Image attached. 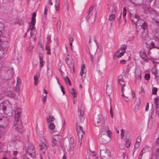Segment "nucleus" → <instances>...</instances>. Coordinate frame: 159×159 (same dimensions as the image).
Wrapping results in <instances>:
<instances>
[{"label":"nucleus","mask_w":159,"mask_h":159,"mask_svg":"<svg viewBox=\"0 0 159 159\" xmlns=\"http://www.w3.org/2000/svg\"><path fill=\"white\" fill-rule=\"evenodd\" d=\"M55 125L53 123L51 122L48 125V128L51 130H53L55 129Z\"/></svg>","instance_id":"28"},{"label":"nucleus","mask_w":159,"mask_h":159,"mask_svg":"<svg viewBox=\"0 0 159 159\" xmlns=\"http://www.w3.org/2000/svg\"><path fill=\"white\" fill-rule=\"evenodd\" d=\"M144 24H146V23L145 22H144L143 21V22L142 21H141L139 22V23H138V22L137 23H136L135 24L136 26L137 25L140 26L139 28H141V27L142 26V25H143Z\"/></svg>","instance_id":"33"},{"label":"nucleus","mask_w":159,"mask_h":159,"mask_svg":"<svg viewBox=\"0 0 159 159\" xmlns=\"http://www.w3.org/2000/svg\"><path fill=\"white\" fill-rule=\"evenodd\" d=\"M70 93L73 95L74 97L76 98L77 97L76 94L75 92V90L74 89H72L70 90Z\"/></svg>","instance_id":"38"},{"label":"nucleus","mask_w":159,"mask_h":159,"mask_svg":"<svg viewBox=\"0 0 159 159\" xmlns=\"http://www.w3.org/2000/svg\"><path fill=\"white\" fill-rule=\"evenodd\" d=\"M111 136L106 135H102L99 138V141L101 143H109L110 141Z\"/></svg>","instance_id":"5"},{"label":"nucleus","mask_w":159,"mask_h":159,"mask_svg":"<svg viewBox=\"0 0 159 159\" xmlns=\"http://www.w3.org/2000/svg\"><path fill=\"white\" fill-rule=\"evenodd\" d=\"M139 143L136 142L134 145V148H138L139 147Z\"/></svg>","instance_id":"63"},{"label":"nucleus","mask_w":159,"mask_h":159,"mask_svg":"<svg viewBox=\"0 0 159 159\" xmlns=\"http://www.w3.org/2000/svg\"><path fill=\"white\" fill-rule=\"evenodd\" d=\"M42 56H39L40 64V67L41 68L45 63L44 61H43V58L42 57Z\"/></svg>","instance_id":"25"},{"label":"nucleus","mask_w":159,"mask_h":159,"mask_svg":"<svg viewBox=\"0 0 159 159\" xmlns=\"http://www.w3.org/2000/svg\"><path fill=\"white\" fill-rule=\"evenodd\" d=\"M112 90L113 89L111 83L109 85L107 84L106 88V93L109 96L112 93Z\"/></svg>","instance_id":"16"},{"label":"nucleus","mask_w":159,"mask_h":159,"mask_svg":"<svg viewBox=\"0 0 159 159\" xmlns=\"http://www.w3.org/2000/svg\"><path fill=\"white\" fill-rule=\"evenodd\" d=\"M20 110V109H18L15 111V121L16 120H20V117L21 113Z\"/></svg>","instance_id":"17"},{"label":"nucleus","mask_w":159,"mask_h":159,"mask_svg":"<svg viewBox=\"0 0 159 159\" xmlns=\"http://www.w3.org/2000/svg\"><path fill=\"white\" fill-rule=\"evenodd\" d=\"M130 19L132 22L134 24L138 22L139 23V22L142 21L143 22V20L139 18L138 15L136 14H130Z\"/></svg>","instance_id":"9"},{"label":"nucleus","mask_w":159,"mask_h":159,"mask_svg":"<svg viewBox=\"0 0 159 159\" xmlns=\"http://www.w3.org/2000/svg\"><path fill=\"white\" fill-rule=\"evenodd\" d=\"M60 136L58 135H56L54 136L53 140L55 142H59L60 141Z\"/></svg>","instance_id":"23"},{"label":"nucleus","mask_w":159,"mask_h":159,"mask_svg":"<svg viewBox=\"0 0 159 159\" xmlns=\"http://www.w3.org/2000/svg\"><path fill=\"white\" fill-rule=\"evenodd\" d=\"M11 139L14 141H16L17 140L16 137L13 135H12Z\"/></svg>","instance_id":"62"},{"label":"nucleus","mask_w":159,"mask_h":159,"mask_svg":"<svg viewBox=\"0 0 159 159\" xmlns=\"http://www.w3.org/2000/svg\"><path fill=\"white\" fill-rule=\"evenodd\" d=\"M4 54L5 52L3 49L1 48H0V58L3 57Z\"/></svg>","instance_id":"37"},{"label":"nucleus","mask_w":159,"mask_h":159,"mask_svg":"<svg viewBox=\"0 0 159 159\" xmlns=\"http://www.w3.org/2000/svg\"><path fill=\"white\" fill-rule=\"evenodd\" d=\"M85 68V65L84 64H83L81 66V69L80 72V75L81 77L84 74Z\"/></svg>","instance_id":"24"},{"label":"nucleus","mask_w":159,"mask_h":159,"mask_svg":"<svg viewBox=\"0 0 159 159\" xmlns=\"http://www.w3.org/2000/svg\"><path fill=\"white\" fill-rule=\"evenodd\" d=\"M45 49H46V50H48V52H47V54H49V55L51 54V53L50 52V48L47 45L46 46Z\"/></svg>","instance_id":"51"},{"label":"nucleus","mask_w":159,"mask_h":159,"mask_svg":"<svg viewBox=\"0 0 159 159\" xmlns=\"http://www.w3.org/2000/svg\"><path fill=\"white\" fill-rule=\"evenodd\" d=\"M110 114H111V117H113V111H112L111 106H110Z\"/></svg>","instance_id":"59"},{"label":"nucleus","mask_w":159,"mask_h":159,"mask_svg":"<svg viewBox=\"0 0 159 159\" xmlns=\"http://www.w3.org/2000/svg\"><path fill=\"white\" fill-rule=\"evenodd\" d=\"M139 55L142 60L145 62H148L149 60H151L150 57H148L146 52L143 50H141L139 52Z\"/></svg>","instance_id":"8"},{"label":"nucleus","mask_w":159,"mask_h":159,"mask_svg":"<svg viewBox=\"0 0 159 159\" xmlns=\"http://www.w3.org/2000/svg\"><path fill=\"white\" fill-rule=\"evenodd\" d=\"M118 82L119 84L121 86V92L123 93V92H124V90L123 87L125 86V85L122 75H121L118 76Z\"/></svg>","instance_id":"14"},{"label":"nucleus","mask_w":159,"mask_h":159,"mask_svg":"<svg viewBox=\"0 0 159 159\" xmlns=\"http://www.w3.org/2000/svg\"><path fill=\"white\" fill-rule=\"evenodd\" d=\"M84 107L82 105L80 109V110H78V111L80 112V113L79 116V121H78L77 123L78 124L83 122L84 120Z\"/></svg>","instance_id":"11"},{"label":"nucleus","mask_w":159,"mask_h":159,"mask_svg":"<svg viewBox=\"0 0 159 159\" xmlns=\"http://www.w3.org/2000/svg\"><path fill=\"white\" fill-rule=\"evenodd\" d=\"M90 57L92 62H93V57L95 55L97 50V47L96 46L91 47L90 48H89Z\"/></svg>","instance_id":"10"},{"label":"nucleus","mask_w":159,"mask_h":159,"mask_svg":"<svg viewBox=\"0 0 159 159\" xmlns=\"http://www.w3.org/2000/svg\"><path fill=\"white\" fill-rule=\"evenodd\" d=\"M157 69H156L155 70L153 69L152 70V74L154 75L155 78H156L157 77Z\"/></svg>","instance_id":"41"},{"label":"nucleus","mask_w":159,"mask_h":159,"mask_svg":"<svg viewBox=\"0 0 159 159\" xmlns=\"http://www.w3.org/2000/svg\"><path fill=\"white\" fill-rule=\"evenodd\" d=\"M39 146L40 147V149L42 150L43 149L44 147H45V145L43 143H41V144H39Z\"/></svg>","instance_id":"54"},{"label":"nucleus","mask_w":159,"mask_h":159,"mask_svg":"<svg viewBox=\"0 0 159 159\" xmlns=\"http://www.w3.org/2000/svg\"><path fill=\"white\" fill-rule=\"evenodd\" d=\"M141 141V137L140 136H138L136 139V142L140 143Z\"/></svg>","instance_id":"60"},{"label":"nucleus","mask_w":159,"mask_h":159,"mask_svg":"<svg viewBox=\"0 0 159 159\" xmlns=\"http://www.w3.org/2000/svg\"><path fill=\"white\" fill-rule=\"evenodd\" d=\"M119 50L117 51L114 55V56L118 58H119L124 55V53H125V52L121 51V52L120 53H119Z\"/></svg>","instance_id":"19"},{"label":"nucleus","mask_w":159,"mask_h":159,"mask_svg":"<svg viewBox=\"0 0 159 159\" xmlns=\"http://www.w3.org/2000/svg\"><path fill=\"white\" fill-rule=\"evenodd\" d=\"M101 133L102 135H106L109 136H111L112 135L111 131L109 129V127L107 125H106L105 124H103Z\"/></svg>","instance_id":"12"},{"label":"nucleus","mask_w":159,"mask_h":159,"mask_svg":"<svg viewBox=\"0 0 159 159\" xmlns=\"http://www.w3.org/2000/svg\"><path fill=\"white\" fill-rule=\"evenodd\" d=\"M76 126L79 140L80 144H81L83 134H84V132L83 130V127L80 125H79L77 123L76 124Z\"/></svg>","instance_id":"4"},{"label":"nucleus","mask_w":159,"mask_h":159,"mask_svg":"<svg viewBox=\"0 0 159 159\" xmlns=\"http://www.w3.org/2000/svg\"><path fill=\"white\" fill-rule=\"evenodd\" d=\"M100 154L101 157L103 159H108L110 157V153L105 148L104 149L100 150Z\"/></svg>","instance_id":"6"},{"label":"nucleus","mask_w":159,"mask_h":159,"mask_svg":"<svg viewBox=\"0 0 159 159\" xmlns=\"http://www.w3.org/2000/svg\"><path fill=\"white\" fill-rule=\"evenodd\" d=\"M65 80V82L66 84H69L70 86H71V83L70 80L67 76H66L63 78Z\"/></svg>","instance_id":"26"},{"label":"nucleus","mask_w":159,"mask_h":159,"mask_svg":"<svg viewBox=\"0 0 159 159\" xmlns=\"http://www.w3.org/2000/svg\"><path fill=\"white\" fill-rule=\"evenodd\" d=\"M127 47V45L125 44L122 45L120 47L121 50L122 52H125Z\"/></svg>","instance_id":"32"},{"label":"nucleus","mask_w":159,"mask_h":159,"mask_svg":"<svg viewBox=\"0 0 159 159\" xmlns=\"http://www.w3.org/2000/svg\"><path fill=\"white\" fill-rule=\"evenodd\" d=\"M66 62L69 66V67L70 69H71L72 68L73 69V71H74L75 70V64L74 63H73V64L71 65V62L69 61V58H67L66 60Z\"/></svg>","instance_id":"18"},{"label":"nucleus","mask_w":159,"mask_h":159,"mask_svg":"<svg viewBox=\"0 0 159 159\" xmlns=\"http://www.w3.org/2000/svg\"><path fill=\"white\" fill-rule=\"evenodd\" d=\"M124 92H123L122 93V96L124 98V99L126 101V102H128L129 100V99L128 98V97H126L125 96L124 93Z\"/></svg>","instance_id":"45"},{"label":"nucleus","mask_w":159,"mask_h":159,"mask_svg":"<svg viewBox=\"0 0 159 159\" xmlns=\"http://www.w3.org/2000/svg\"><path fill=\"white\" fill-rule=\"evenodd\" d=\"M91 9L92 10L91 11H90V13H92V14L93 15V14H95V15H96L97 13V11H96L95 10V8H94V6H91V7L89 8V9Z\"/></svg>","instance_id":"22"},{"label":"nucleus","mask_w":159,"mask_h":159,"mask_svg":"<svg viewBox=\"0 0 159 159\" xmlns=\"http://www.w3.org/2000/svg\"><path fill=\"white\" fill-rule=\"evenodd\" d=\"M7 95L8 96L11 97H13L15 96V94L12 93L11 91L8 92Z\"/></svg>","instance_id":"49"},{"label":"nucleus","mask_w":159,"mask_h":159,"mask_svg":"<svg viewBox=\"0 0 159 159\" xmlns=\"http://www.w3.org/2000/svg\"><path fill=\"white\" fill-rule=\"evenodd\" d=\"M107 118L106 116H103L102 114H99L94 120V125L96 126L101 125V124H105Z\"/></svg>","instance_id":"2"},{"label":"nucleus","mask_w":159,"mask_h":159,"mask_svg":"<svg viewBox=\"0 0 159 159\" xmlns=\"http://www.w3.org/2000/svg\"><path fill=\"white\" fill-rule=\"evenodd\" d=\"M155 5L159 8V0H155L154 3Z\"/></svg>","instance_id":"52"},{"label":"nucleus","mask_w":159,"mask_h":159,"mask_svg":"<svg viewBox=\"0 0 159 159\" xmlns=\"http://www.w3.org/2000/svg\"><path fill=\"white\" fill-rule=\"evenodd\" d=\"M115 16L113 14H112L110 15L109 18V20L110 21H111L112 22L115 20Z\"/></svg>","instance_id":"31"},{"label":"nucleus","mask_w":159,"mask_h":159,"mask_svg":"<svg viewBox=\"0 0 159 159\" xmlns=\"http://www.w3.org/2000/svg\"><path fill=\"white\" fill-rule=\"evenodd\" d=\"M141 71L140 70H136L135 72V82L139 84L141 80Z\"/></svg>","instance_id":"13"},{"label":"nucleus","mask_w":159,"mask_h":159,"mask_svg":"<svg viewBox=\"0 0 159 159\" xmlns=\"http://www.w3.org/2000/svg\"><path fill=\"white\" fill-rule=\"evenodd\" d=\"M37 52L39 54L41 55L43 52V48L42 47L41 45L38 43L37 48Z\"/></svg>","instance_id":"15"},{"label":"nucleus","mask_w":159,"mask_h":159,"mask_svg":"<svg viewBox=\"0 0 159 159\" xmlns=\"http://www.w3.org/2000/svg\"><path fill=\"white\" fill-rule=\"evenodd\" d=\"M91 10H92L91 9H89L88 15L86 16V19L87 20H88L89 18L91 17L93 15L91 13H90V11H91Z\"/></svg>","instance_id":"29"},{"label":"nucleus","mask_w":159,"mask_h":159,"mask_svg":"<svg viewBox=\"0 0 159 159\" xmlns=\"http://www.w3.org/2000/svg\"><path fill=\"white\" fill-rule=\"evenodd\" d=\"M21 83V80L19 77H18L17 78V84H16V86H20V85Z\"/></svg>","instance_id":"42"},{"label":"nucleus","mask_w":159,"mask_h":159,"mask_svg":"<svg viewBox=\"0 0 159 159\" xmlns=\"http://www.w3.org/2000/svg\"><path fill=\"white\" fill-rule=\"evenodd\" d=\"M52 69L51 66H48V68L47 75L48 77L51 76L52 75Z\"/></svg>","instance_id":"20"},{"label":"nucleus","mask_w":159,"mask_h":159,"mask_svg":"<svg viewBox=\"0 0 159 159\" xmlns=\"http://www.w3.org/2000/svg\"><path fill=\"white\" fill-rule=\"evenodd\" d=\"M156 113L157 115L159 117V108L157 109L156 110Z\"/></svg>","instance_id":"64"},{"label":"nucleus","mask_w":159,"mask_h":159,"mask_svg":"<svg viewBox=\"0 0 159 159\" xmlns=\"http://www.w3.org/2000/svg\"><path fill=\"white\" fill-rule=\"evenodd\" d=\"M157 89L156 87H153L152 88V93L154 95H156L157 93Z\"/></svg>","instance_id":"40"},{"label":"nucleus","mask_w":159,"mask_h":159,"mask_svg":"<svg viewBox=\"0 0 159 159\" xmlns=\"http://www.w3.org/2000/svg\"><path fill=\"white\" fill-rule=\"evenodd\" d=\"M60 3V0H56L55 4V7L56 10L58 11L59 9V5Z\"/></svg>","instance_id":"21"},{"label":"nucleus","mask_w":159,"mask_h":159,"mask_svg":"<svg viewBox=\"0 0 159 159\" xmlns=\"http://www.w3.org/2000/svg\"><path fill=\"white\" fill-rule=\"evenodd\" d=\"M42 96H43V97L42 99V101L44 104H45V103L46 102L47 97L46 95L43 96V94L42 95Z\"/></svg>","instance_id":"44"},{"label":"nucleus","mask_w":159,"mask_h":159,"mask_svg":"<svg viewBox=\"0 0 159 159\" xmlns=\"http://www.w3.org/2000/svg\"><path fill=\"white\" fill-rule=\"evenodd\" d=\"M47 44H48L50 43L51 42V36L49 35H48L47 37Z\"/></svg>","instance_id":"46"},{"label":"nucleus","mask_w":159,"mask_h":159,"mask_svg":"<svg viewBox=\"0 0 159 159\" xmlns=\"http://www.w3.org/2000/svg\"><path fill=\"white\" fill-rule=\"evenodd\" d=\"M33 48L34 46L31 44H30L29 46V47L27 49L28 52L30 53L32 52V50L33 49Z\"/></svg>","instance_id":"36"},{"label":"nucleus","mask_w":159,"mask_h":159,"mask_svg":"<svg viewBox=\"0 0 159 159\" xmlns=\"http://www.w3.org/2000/svg\"><path fill=\"white\" fill-rule=\"evenodd\" d=\"M34 85L36 86L37 84L38 81V78L37 75H35L34 76Z\"/></svg>","instance_id":"39"},{"label":"nucleus","mask_w":159,"mask_h":159,"mask_svg":"<svg viewBox=\"0 0 159 159\" xmlns=\"http://www.w3.org/2000/svg\"><path fill=\"white\" fill-rule=\"evenodd\" d=\"M149 148V147L148 146H146L142 150L141 152H142L143 151L145 150V151H148V149Z\"/></svg>","instance_id":"57"},{"label":"nucleus","mask_w":159,"mask_h":159,"mask_svg":"<svg viewBox=\"0 0 159 159\" xmlns=\"http://www.w3.org/2000/svg\"><path fill=\"white\" fill-rule=\"evenodd\" d=\"M136 106L138 107L141 104V102L140 99V98H139L138 100H136L135 102Z\"/></svg>","instance_id":"50"},{"label":"nucleus","mask_w":159,"mask_h":159,"mask_svg":"<svg viewBox=\"0 0 159 159\" xmlns=\"http://www.w3.org/2000/svg\"><path fill=\"white\" fill-rule=\"evenodd\" d=\"M152 62L155 68L157 67V65H159V62L153 61Z\"/></svg>","instance_id":"58"},{"label":"nucleus","mask_w":159,"mask_h":159,"mask_svg":"<svg viewBox=\"0 0 159 159\" xmlns=\"http://www.w3.org/2000/svg\"><path fill=\"white\" fill-rule=\"evenodd\" d=\"M154 104L155 105L156 109L158 108V105H159V99H156L154 102Z\"/></svg>","instance_id":"35"},{"label":"nucleus","mask_w":159,"mask_h":159,"mask_svg":"<svg viewBox=\"0 0 159 159\" xmlns=\"http://www.w3.org/2000/svg\"><path fill=\"white\" fill-rule=\"evenodd\" d=\"M69 40L70 42V46L72 45V42L74 41L73 37L72 35H70L69 36Z\"/></svg>","instance_id":"30"},{"label":"nucleus","mask_w":159,"mask_h":159,"mask_svg":"<svg viewBox=\"0 0 159 159\" xmlns=\"http://www.w3.org/2000/svg\"><path fill=\"white\" fill-rule=\"evenodd\" d=\"M75 144L70 145L69 149L71 151H73Z\"/></svg>","instance_id":"55"},{"label":"nucleus","mask_w":159,"mask_h":159,"mask_svg":"<svg viewBox=\"0 0 159 159\" xmlns=\"http://www.w3.org/2000/svg\"><path fill=\"white\" fill-rule=\"evenodd\" d=\"M36 33V30H34L33 31H31L30 33V38L32 37Z\"/></svg>","instance_id":"47"},{"label":"nucleus","mask_w":159,"mask_h":159,"mask_svg":"<svg viewBox=\"0 0 159 159\" xmlns=\"http://www.w3.org/2000/svg\"><path fill=\"white\" fill-rule=\"evenodd\" d=\"M57 30H60L61 25V21L60 20H59L57 21Z\"/></svg>","instance_id":"34"},{"label":"nucleus","mask_w":159,"mask_h":159,"mask_svg":"<svg viewBox=\"0 0 159 159\" xmlns=\"http://www.w3.org/2000/svg\"><path fill=\"white\" fill-rule=\"evenodd\" d=\"M55 118L54 116H50L47 118V120L48 122H51L54 120Z\"/></svg>","instance_id":"27"},{"label":"nucleus","mask_w":159,"mask_h":159,"mask_svg":"<svg viewBox=\"0 0 159 159\" xmlns=\"http://www.w3.org/2000/svg\"><path fill=\"white\" fill-rule=\"evenodd\" d=\"M14 125L17 131L22 133L23 131L22 123L21 120H15Z\"/></svg>","instance_id":"3"},{"label":"nucleus","mask_w":159,"mask_h":159,"mask_svg":"<svg viewBox=\"0 0 159 159\" xmlns=\"http://www.w3.org/2000/svg\"><path fill=\"white\" fill-rule=\"evenodd\" d=\"M145 79L147 80H149L150 78V75L149 74H146L145 76Z\"/></svg>","instance_id":"53"},{"label":"nucleus","mask_w":159,"mask_h":159,"mask_svg":"<svg viewBox=\"0 0 159 159\" xmlns=\"http://www.w3.org/2000/svg\"><path fill=\"white\" fill-rule=\"evenodd\" d=\"M125 130L123 129H122L121 130V136L122 138H123L124 137V134Z\"/></svg>","instance_id":"61"},{"label":"nucleus","mask_w":159,"mask_h":159,"mask_svg":"<svg viewBox=\"0 0 159 159\" xmlns=\"http://www.w3.org/2000/svg\"><path fill=\"white\" fill-rule=\"evenodd\" d=\"M36 23V19L32 17L31 21V24L33 25H35Z\"/></svg>","instance_id":"48"},{"label":"nucleus","mask_w":159,"mask_h":159,"mask_svg":"<svg viewBox=\"0 0 159 159\" xmlns=\"http://www.w3.org/2000/svg\"><path fill=\"white\" fill-rule=\"evenodd\" d=\"M148 25L147 24L143 25L141 28L137 30V34L145 41H148L150 39L148 36V31L147 30Z\"/></svg>","instance_id":"1"},{"label":"nucleus","mask_w":159,"mask_h":159,"mask_svg":"<svg viewBox=\"0 0 159 159\" xmlns=\"http://www.w3.org/2000/svg\"><path fill=\"white\" fill-rule=\"evenodd\" d=\"M34 25H30L29 29L31 30V31H33L34 30H36V28L34 26Z\"/></svg>","instance_id":"43"},{"label":"nucleus","mask_w":159,"mask_h":159,"mask_svg":"<svg viewBox=\"0 0 159 159\" xmlns=\"http://www.w3.org/2000/svg\"><path fill=\"white\" fill-rule=\"evenodd\" d=\"M26 153H28L30 156L34 158L35 157V154L34 147L32 144L28 146L27 149L26 150Z\"/></svg>","instance_id":"7"},{"label":"nucleus","mask_w":159,"mask_h":159,"mask_svg":"<svg viewBox=\"0 0 159 159\" xmlns=\"http://www.w3.org/2000/svg\"><path fill=\"white\" fill-rule=\"evenodd\" d=\"M72 144H75L74 142V140L73 139H71L69 142V145Z\"/></svg>","instance_id":"56"}]
</instances>
